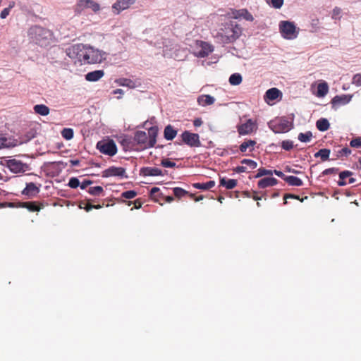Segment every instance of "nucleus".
<instances>
[{
	"mask_svg": "<svg viewBox=\"0 0 361 361\" xmlns=\"http://www.w3.org/2000/svg\"><path fill=\"white\" fill-rule=\"evenodd\" d=\"M111 176H118L128 178L126 169L123 167L111 166L102 171V177L108 178Z\"/></svg>",
	"mask_w": 361,
	"mask_h": 361,
	"instance_id": "obj_13",
	"label": "nucleus"
},
{
	"mask_svg": "<svg viewBox=\"0 0 361 361\" xmlns=\"http://www.w3.org/2000/svg\"><path fill=\"white\" fill-rule=\"evenodd\" d=\"M121 86H126L130 88H134L135 87V82L130 79L128 78H120L116 81Z\"/></svg>",
	"mask_w": 361,
	"mask_h": 361,
	"instance_id": "obj_36",
	"label": "nucleus"
},
{
	"mask_svg": "<svg viewBox=\"0 0 361 361\" xmlns=\"http://www.w3.org/2000/svg\"><path fill=\"white\" fill-rule=\"evenodd\" d=\"M353 84L356 86H361V74H355L353 78Z\"/></svg>",
	"mask_w": 361,
	"mask_h": 361,
	"instance_id": "obj_55",
	"label": "nucleus"
},
{
	"mask_svg": "<svg viewBox=\"0 0 361 361\" xmlns=\"http://www.w3.org/2000/svg\"><path fill=\"white\" fill-rule=\"evenodd\" d=\"M241 33L240 26L236 22L231 20L223 24L214 37L221 43L229 44L239 38Z\"/></svg>",
	"mask_w": 361,
	"mask_h": 361,
	"instance_id": "obj_1",
	"label": "nucleus"
},
{
	"mask_svg": "<svg viewBox=\"0 0 361 361\" xmlns=\"http://www.w3.org/2000/svg\"><path fill=\"white\" fill-rule=\"evenodd\" d=\"M104 192L103 188L101 186L90 187L88 189V192L94 196H99Z\"/></svg>",
	"mask_w": 361,
	"mask_h": 361,
	"instance_id": "obj_42",
	"label": "nucleus"
},
{
	"mask_svg": "<svg viewBox=\"0 0 361 361\" xmlns=\"http://www.w3.org/2000/svg\"><path fill=\"white\" fill-rule=\"evenodd\" d=\"M104 75L103 70H97L89 72L85 75V80L89 82H97Z\"/></svg>",
	"mask_w": 361,
	"mask_h": 361,
	"instance_id": "obj_22",
	"label": "nucleus"
},
{
	"mask_svg": "<svg viewBox=\"0 0 361 361\" xmlns=\"http://www.w3.org/2000/svg\"><path fill=\"white\" fill-rule=\"evenodd\" d=\"M278 183V180L273 177L264 178L257 183L259 188L264 189L267 187L274 186Z\"/></svg>",
	"mask_w": 361,
	"mask_h": 361,
	"instance_id": "obj_20",
	"label": "nucleus"
},
{
	"mask_svg": "<svg viewBox=\"0 0 361 361\" xmlns=\"http://www.w3.org/2000/svg\"><path fill=\"white\" fill-rule=\"evenodd\" d=\"M352 96L348 94L336 95L331 100V104L334 108L341 105H345L350 102Z\"/></svg>",
	"mask_w": 361,
	"mask_h": 361,
	"instance_id": "obj_15",
	"label": "nucleus"
},
{
	"mask_svg": "<svg viewBox=\"0 0 361 361\" xmlns=\"http://www.w3.org/2000/svg\"><path fill=\"white\" fill-rule=\"evenodd\" d=\"M92 183V180H85L81 183H80V187L81 189H85L87 186L91 185Z\"/></svg>",
	"mask_w": 361,
	"mask_h": 361,
	"instance_id": "obj_59",
	"label": "nucleus"
},
{
	"mask_svg": "<svg viewBox=\"0 0 361 361\" xmlns=\"http://www.w3.org/2000/svg\"><path fill=\"white\" fill-rule=\"evenodd\" d=\"M68 185L71 188H76L80 186V181L77 178L73 177L69 180Z\"/></svg>",
	"mask_w": 361,
	"mask_h": 361,
	"instance_id": "obj_53",
	"label": "nucleus"
},
{
	"mask_svg": "<svg viewBox=\"0 0 361 361\" xmlns=\"http://www.w3.org/2000/svg\"><path fill=\"white\" fill-rule=\"evenodd\" d=\"M215 99L209 94H203L197 98V102L202 106L212 105L214 103Z\"/></svg>",
	"mask_w": 361,
	"mask_h": 361,
	"instance_id": "obj_23",
	"label": "nucleus"
},
{
	"mask_svg": "<svg viewBox=\"0 0 361 361\" xmlns=\"http://www.w3.org/2000/svg\"><path fill=\"white\" fill-rule=\"evenodd\" d=\"M273 174L272 170L266 169L264 168H259L257 170V173L255 176L256 178H260L264 176H271Z\"/></svg>",
	"mask_w": 361,
	"mask_h": 361,
	"instance_id": "obj_44",
	"label": "nucleus"
},
{
	"mask_svg": "<svg viewBox=\"0 0 361 361\" xmlns=\"http://www.w3.org/2000/svg\"><path fill=\"white\" fill-rule=\"evenodd\" d=\"M137 192L135 190H127L121 193V197L130 200L137 196Z\"/></svg>",
	"mask_w": 361,
	"mask_h": 361,
	"instance_id": "obj_46",
	"label": "nucleus"
},
{
	"mask_svg": "<svg viewBox=\"0 0 361 361\" xmlns=\"http://www.w3.org/2000/svg\"><path fill=\"white\" fill-rule=\"evenodd\" d=\"M180 136L182 142L191 147H199L201 146L200 136L197 133H192L185 130Z\"/></svg>",
	"mask_w": 361,
	"mask_h": 361,
	"instance_id": "obj_10",
	"label": "nucleus"
},
{
	"mask_svg": "<svg viewBox=\"0 0 361 361\" xmlns=\"http://www.w3.org/2000/svg\"><path fill=\"white\" fill-rule=\"evenodd\" d=\"M124 202H126L128 206H130L132 204H133L135 209H140L142 207V202L140 200H136L134 202L130 200Z\"/></svg>",
	"mask_w": 361,
	"mask_h": 361,
	"instance_id": "obj_56",
	"label": "nucleus"
},
{
	"mask_svg": "<svg viewBox=\"0 0 361 361\" xmlns=\"http://www.w3.org/2000/svg\"><path fill=\"white\" fill-rule=\"evenodd\" d=\"M279 29L282 36L286 39H291L297 37L295 26L292 22L281 21L279 25Z\"/></svg>",
	"mask_w": 361,
	"mask_h": 361,
	"instance_id": "obj_8",
	"label": "nucleus"
},
{
	"mask_svg": "<svg viewBox=\"0 0 361 361\" xmlns=\"http://www.w3.org/2000/svg\"><path fill=\"white\" fill-rule=\"evenodd\" d=\"M18 140L11 137L0 135V149L3 148H11L18 145Z\"/></svg>",
	"mask_w": 361,
	"mask_h": 361,
	"instance_id": "obj_19",
	"label": "nucleus"
},
{
	"mask_svg": "<svg viewBox=\"0 0 361 361\" xmlns=\"http://www.w3.org/2000/svg\"><path fill=\"white\" fill-rule=\"evenodd\" d=\"M352 151L348 147H343L341 149L336 150L334 152L336 158L334 159H342L343 157H348L350 154H351Z\"/></svg>",
	"mask_w": 361,
	"mask_h": 361,
	"instance_id": "obj_32",
	"label": "nucleus"
},
{
	"mask_svg": "<svg viewBox=\"0 0 361 361\" xmlns=\"http://www.w3.org/2000/svg\"><path fill=\"white\" fill-rule=\"evenodd\" d=\"M242 76L239 73H233L229 78V82L232 85H238L242 82Z\"/></svg>",
	"mask_w": 361,
	"mask_h": 361,
	"instance_id": "obj_37",
	"label": "nucleus"
},
{
	"mask_svg": "<svg viewBox=\"0 0 361 361\" xmlns=\"http://www.w3.org/2000/svg\"><path fill=\"white\" fill-rule=\"evenodd\" d=\"M177 135V130H175L171 125H168L165 127L164 131V138L167 140H173Z\"/></svg>",
	"mask_w": 361,
	"mask_h": 361,
	"instance_id": "obj_25",
	"label": "nucleus"
},
{
	"mask_svg": "<svg viewBox=\"0 0 361 361\" xmlns=\"http://www.w3.org/2000/svg\"><path fill=\"white\" fill-rule=\"evenodd\" d=\"M87 0H80L75 6V11L80 13L85 8H87L88 4Z\"/></svg>",
	"mask_w": 361,
	"mask_h": 361,
	"instance_id": "obj_39",
	"label": "nucleus"
},
{
	"mask_svg": "<svg viewBox=\"0 0 361 361\" xmlns=\"http://www.w3.org/2000/svg\"><path fill=\"white\" fill-rule=\"evenodd\" d=\"M285 181L289 185L292 186H301L303 183L301 179L296 176H288L285 178Z\"/></svg>",
	"mask_w": 361,
	"mask_h": 361,
	"instance_id": "obj_31",
	"label": "nucleus"
},
{
	"mask_svg": "<svg viewBox=\"0 0 361 361\" xmlns=\"http://www.w3.org/2000/svg\"><path fill=\"white\" fill-rule=\"evenodd\" d=\"M160 190L159 188L154 187L150 190V197L157 202L158 198L160 197H164L163 194L159 192Z\"/></svg>",
	"mask_w": 361,
	"mask_h": 361,
	"instance_id": "obj_40",
	"label": "nucleus"
},
{
	"mask_svg": "<svg viewBox=\"0 0 361 361\" xmlns=\"http://www.w3.org/2000/svg\"><path fill=\"white\" fill-rule=\"evenodd\" d=\"M34 111L36 114L41 116H47L49 114V109L44 104H37L34 106Z\"/></svg>",
	"mask_w": 361,
	"mask_h": 361,
	"instance_id": "obj_33",
	"label": "nucleus"
},
{
	"mask_svg": "<svg viewBox=\"0 0 361 361\" xmlns=\"http://www.w3.org/2000/svg\"><path fill=\"white\" fill-rule=\"evenodd\" d=\"M312 137V133L310 131L306 133H300L298 135V140L302 142H308Z\"/></svg>",
	"mask_w": 361,
	"mask_h": 361,
	"instance_id": "obj_38",
	"label": "nucleus"
},
{
	"mask_svg": "<svg viewBox=\"0 0 361 361\" xmlns=\"http://www.w3.org/2000/svg\"><path fill=\"white\" fill-rule=\"evenodd\" d=\"M161 165L166 168H173L176 166V164L171 161L169 159H163L161 161Z\"/></svg>",
	"mask_w": 361,
	"mask_h": 361,
	"instance_id": "obj_51",
	"label": "nucleus"
},
{
	"mask_svg": "<svg viewBox=\"0 0 361 361\" xmlns=\"http://www.w3.org/2000/svg\"><path fill=\"white\" fill-rule=\"evenodd\" d=\"M342 9L339 7H335L331 12V18L335 20H340L342 16Z\"/></svg>",
	"mask_w": 361,
	"mask_h": 361,
	"instance_id": "obj_43",
	"label": "nucleus"
},
{
	"mask_svg": "<svg viewBox=\"0 0 361 361\" xmlns=\"http://www.w3.org/2000/svg\"><path fill=\"white\" fill-rule=\"evenodd\" d=\"M140 174L144 176H163L162 171L156 167H143L140 169Z\"/></svg>",
	"mask_w": 361,
	"mask_h": 361,
	"instance_id": "obj_17",
	"label": "nucleus"
},
{
	"mask_svg": "<svg viewBox=\"0 0 361 361\" xmlns=\"http://www.w3.org/2000/svg\"><path fill=\"white\" fill-rule=\"evenodd\" d=\"M284 204H287V201L286 200L288 199V198H290V199H296V200H300L301 202L303 201V199H300L299 196L298 195H293V194H286L284 195Z\"/></svg>",
	"mask_w": 361,
	"mask_h": 361,
	"instance_id": "obj_58",
	"label": "nucleus"
},
{
	"mask_svg": "<svg viewBox=\"0 0 361 361\" xmlns=\"http://www.w3.org/2000/svg\"><path fill=\"white\" fill-rule=\"evenodd\" d=\"M329 92V85L327 82H320L317 85V96L319 97H324Z\"/></svg>",
	"mask_w": 361,
	"mask_h": 361,
	"instance_id": "obj_29",
	"label": "nucleus"
},
{
	"mask_svg": "<svg viewBox=\"0 0 361 361\" xmlns=\"http://www.w3.org/2000/svg\"><path fill=\"white\" fill-rule=\"evenodd\" d=\"M215 184L214 180H209L207 183H195L192 184V186L196 189L207 190L214 187Z\"/></svg>",
	"mask_w": 361,
	"mask_h": 361,
	"instance_id": "obj_27",
	"label": "nucleus"
},
{
	"mask_svg": "<svg viewBox=\"0 0 361 361\" xmlns=\"http://www.w3.org/2000/svg\"><path fill=\"white\" fill-rule=\"evenodd\" d=\"M316 126L319 130L324 132L329 128L330 124L326 118H322L317 120V121L316 122Z\"/></svg>",
	"mask_w": 361,
	"mask_h": 361,
	"instance_id": "obj_30",
	"label": "nucleus"
},
{
	"mask_svg": "<svg viewBox=\"0 0 361 361\" xmlns=\"http://www.w3.org/2000/svg\"><path fill=\"white\" fill-rule=\"evenodd\" d=\"M202 124V121L201 118H196L193 121V125L195 127H200Z\"/></svg>",
	"mask_w": 361,
	"mask_h": 361,
	"instance_id": "obj_64",
	"label": "nucleus"
},
{
	"mask_svg": "<svg viewBox=\"0 0 361 361\" xmlns=\"http://www.w3.org/2000/svg\"><path fill=\"white\" fill-rule=\"evenodd\" d=\"M256 145V142L252 140H249L243 142L239 147V149L241 152H246L247 149H249V152H252Z\"/></svg>",
	"mask_w": 361,
	"mask_h": 361,
	"instance_id": "obj_26",
	"label": "nucleus"
},
{
	"mask_svg": "<svg viewBox=\"0 0 361 361\" xmlns=\"http://www.w3.org/2000/svg\"><path fill=\"white\" fill-rule=\"evenodd\" d=\"M350 146L353 148L361 147V136L353 138L350 141Z\"/></svg>",
	"mask_w": 361,
	"mask_h": 361,
	"instance_id": "obj_47",
	"label": "nucleus"
},
{
	"mask_svg": "<svg viewBox=\"0 0 361 361\" xmlns=\"http://www.w3.org/2000/svg\"><path fill=\"white\" fill-rule=\"evenodd\" d=\"M220 186L225 187L228 190L233 189L236 187L238 180L235 179H226V178H220Z\"/></svg>",
	"mask_w": 361,
	"mask_h": 361,
	"instance_id": "obj_24",
	"label": "nucleus"
},
{
	"mask_svg": "<svg viewBox=\"0 0 361 361\" xmlns=\"http://www.w3.org/2000/svg\"><path fill=\"white\" fill-rule=\"evenodd\" d=\"M281 147L286 151H289L293 148V142L288 140H283L281 142Z\"/></svg>",
	"mask_w": 361,
	"mask_h": 361,
	"instance_id": "obj_50",
	"label": "nucleus"
},
{
	"mask_svg": "<svg viewBox=\"0 0 361 361\" xmlns=\"http://www.w3.org/2000/svg\"><path fill=\"white\" fill-rule=\"evenodd\" d=\"M30 38L41 47L47 46L51 38V32L42 27L33 26L28 32Z\"/></svg>",
	"mask_w": 361,
	"mask_h": 361,
	"instance_id": "obj_3",
	"label": "nucleus"
},
{
	"mask_svg": "<svg viewBox=\"0 0 361 361\" xmlns=\"http://www.w3.org/2000/svg\"><path fill=\"white\" fill-rule=\"evenodd\" d=\"M272 171H273V173H274L277 176L281 178L284 180H285V178L287 177V176H285L284 173L283 172H281V171L274 170Z\"/></svg>",
	"mask_w": 361,
	"mask_h": 361,
	"instance_id": "obj_62",
	"label": "nucleus"
},
{
	"mask_svg": "<svg viewBox=\"0 0 361 361\" xmlns=\"http://www.w3.org/2000/svg\"><path fill=\"white\" fill-rule=\"evenodd\" d=\"M21 207L26 208L28 211L32 212H39L44 207V204L40 202H23L20 203Z\"/></svg>",
	"mask_w": 361,
	"mask_h": 361,
	"instance_id": "obj_14",
	"label": "nucleus"
},
{
	"mask_svg": "<svg viewBox=\"0 0 361 361\" xmlns=\"http://www.w3.org/2000/svg\"><path fill=\"white\" fill-rule=\"evenodd\" d=\"M291 123L285 117H282L269 123V127L275 133H283L291 129Z\"/></svg>",
	"mask_w": 361,
	"mask_h": 361,
	"instance_id": "obj_6",
	"label": "nucleus"
},
{
	"mask_svg": "<svg viewBox=\"0 0 361 361\" xmlns=\"http://www.w3.org/2000/svg\"><path fill=\"white\" fill-rule=\"evenodd\" d=\"M257 128V123L252 119H248L245 123L238 126V133L240 135H245L251 134L254 130Z\"/></svg>",
	"mask_w": 361,
	"mask_h": 361,
	"instance_id": "obj_12",
	"label": "nucleus"
},
{
	"mask_svg": "<svg viewBox=\"0 0 361 361\" xmlns=\"http://www.w3.org/2000/svg\"><path fill=\"white\" fill-rule=\"evenodd\" d=\"M84 51L85 54L82 55L84 64H95L102 61L103 56L101 51L85 44Z\"/></svg>",
	"mask_w": 361,
	"mask_h": 361,
	"instance_id": "obj_5",
	"label": "nucleus"
},
{
	"mask_svg": "<svg viewBox=\"0 0 361 361\" xmlns=\"http://www.w3.org/2000/svg\"><path fill=\"white\" fill-rule=\"evenodd\" d=\"M66 54L73 60L75 64H84L82 55L85 54V51L83 44H76L68 47L66 49Z\"/></svg>",
	"mask_w": 361,
	"mask_h": 361,
	"instance_id": "obj_4",
	"label": "nucleus"
},
{
	"mask_svg": "<svg viewBox=\"0 0 361 361\" xmlns=\"http://www.w3.org/2000/svg\"><path fill=\"white\" fill-rule=\"evenodd\" d=\"M73 135L74 133L72 128H64L61 131L62 137L67 140H71L73 137Z\"/></svg>",
	"mask_w": 361,
	"mask_h": 361,
	"instance_id": "obj_41",
	"label": "nucleus"
},
{
	"mask_svg": "<svg viewBox=\"0 0 361 361\" xmlns=\"http://www.w3.org/2000/svg\"><path fill=\"white\" fill-rule=\"evenodd\" d=\"M241 164L248 166L251 169H255L257 166V162L252 159H244L241 161Z\"/></svg>",
	"mask_w": 361,
	"mask_h": 361,
	"instance_id": "obj_49",
	"label": "nucleus"
},
{
	"mask_svg": "<svg viewBox=\"0 0 361 361\" xmlns=\"http://www.w3.org/2000/svg\"><path fill=\"white\" fill-rule=\"evenodd\" d=\"M233 18L235 19L243 18L247 21H253L252 15L245 8L235 10L232 12Z\"/></svg>",
	"mask_w": 361,
	"mask_h": 361,
	"instance_id": "obj_18",
	"label": "nucleus"
},
{
	"mask_svg": "<svg viewBox=\"0 0 361 361\" xmlns=\"http://www.w3.org/2000/svg\"><path fill=\"white\" fill-rule=\"evenodd\" d=\"M246 167L243 166H238L234 169V171L236 173H243L246 171Z\"/></svg>",
	"mask_w": 361,
	"mask_h": 361,
	"instance_id": "obj_61",
	"label": "nucleus"
},
{
	"mask_svg": "<svg viewBox=\"0 0 361 361\" xmlns=\"http://www.w3.org/2000/svg\"><path fill=\"white\" fill-rule=\"evenodd\" d=\"M87 3L88 4L87 8H92V10L94 12H97L99 10L100 6H99V4L94 2L92 0H87Z\"/></svg>",
	"mask_w": 361,
	"mask_h": 361,
	"instance_id": "obj_52",
	"label": "nucleus"
},
{
	"mask_svg": "<svg viewBox=\"0 0 361 361\" xmlns=\"http://www.w3.org/2000/svg\"><path fill=\"white\" fill-rule=\"evenodd\" d=\"M275 8H281L283 4V0H265Z\"/></svg>",
	"mask_w": 361,
	"mask_h": 361,
	"instance_id": "obj_48",
	"label": "nucleus"
},
{
	"mask_svg": "<svg viewBox=\"0 0 361 361\" xmlns=\"http://www.w3.org/2000/svg\"><path fill=\"white\" fill-rule=\"evenodd\" d=\"M136 0H117L112 8L118 14L121 11L127 9L130 6L135 2Z\"/></svg>",
	"mask_w": 361,
	"mask_h": 361,
	"instance_id": "obj_16",
	"label": "nucleus"
},
{
	"mask_svg": "<svg viewBox=\"0 0 361 361\" xmlns=\"http://www.w3.org/2000/svg\"><path fill=\"white\" fill-rule=\"evenodd\" d=\"M330 152L331 151L329 149H321L314 154V157H320L322 161H325L329 159Z\"/></svg>",
	"mask_w": 361,
	"mask_h": 361,
	"instance_id": "obj_34",
	"label": "nucleus"
},
{
	"mask_svg": "<svg viewBox=\"0 0 361 361\" xmlns=\"http://www.w3.org/2000/svg\"><path fill=\"white\" fill-rule=\"evenodd\" d=\"M281 94V92L277 88L273 87L271 89H269L266 93H265V98L268 99L269 100L274 101Z\"/></svg>",
	"mask_w": 361,
	"mask_h": 361,
	"instance_id": "obj_28",
	"label": "nucleus"
},
{
	"mask_svg": "<svg viewBox=\"0 0 361 361\" xmlns=\"http://www.w3.org/2000/svg\"><path fill=\"white\" fill-rule=\"evenodd\" d=\"M319 23V20L318 18L312 19L311 21V25L313 28H317Z\"/></svg>",
	"mask_w": 361,
	"mask_h": 361,
	"instance_id": "obj_63",
	"label": "nucleus"
},
{
	"mask_svg": "<svg viewBox=\"0 0 361 361\" xmlns=\"http://www.w3.org/2000/svg\"><path fill=\"white\" fill-rule=\"evenodd\" d=\"M97 149L102 154L113 157L117 153V147L113 140L107 139L99 141L97 143Z\"/></svg>",
	"mask_w": 361,
	"mask_h": 361,
	"instance_id": "obj_7",
	"label": "nucleus"
},
{
	"mask_svg": "<svg viewBox=\"0 0 361 361\" xmlns=\"http://www.w3.org/2000/svg\"><path fill=\"white\" fill-rule=\"evenodd\" d=\"M197 49H200L194 52V55L199 58H204L209 56L214 51V47L208 42L197 40L195 42Z\"/></svg>",
	"mask_w": 361,
	"mask_h": 361,
	"instance_id": "obj_9",
	"label": "nucleus"
},
{
	"mask_svg": "<svg viewBox=\"0 0 361 361\" xmlns=\"http://www.w3.org/2000/svg\"><path fill=\"white\" fill-rule=\"evenodd\" d=\"M338 168H329V169H325L323 172H322V174L323 175H329V174H336L338 172Z\"/></svg>",
	"mask_w": 361,
	"mask_h": 361,
	"instance_id": "obj_57",
	"label": "nucleus"
},
{
	"mask_svg": "<svg viewBox=\"0 0 361 361\" xmlns=\"http://www.w3.org/2000/svg\"><path fill=\"white\" fill-rule=\"evenodd\" d=\"M80 208L84 209L86 212H90L93 209V204L89 202H81L80 203Z\"/></svg>",
	"mask_w": 361,
	"mask_h": 361,
	"instance_id": "obj_54",
	"label": "nucleus"
},
{
	"mask_svg": "<svg viewBox=\"0 0 361 361\" xmlns=\"http://www.w3.org/2000/svg\"><path fill=\"white\" fill-rule=\"evenodd\" d=\"M10 9H11V7H8V8H4V9L1 12L0 17H1V18H6L8 16V14H9Z\"/></svg>",
	"mask_w": 361,
	"mask_h": 361,
	"instance_id": "obj_60",
	"label": "nucleus"
},
{
	"mask_svg": "<svg viewBox=\"0 0 361 361\" xmlns=\"http://www.w3.org/2000/svg\"><path fill=\"white\" fill-rule=\"evenodd\" d=\"M158 127H150L147 133L145 131H137L135 134V141L140 145L142 149H148L153 147L157 142V136L158 135Z\"/></svg>",
	"mask_w": 361,
	"mask_h": 361,
	"instance_id": "obj_2",
	"label": "nucleus"
},
{
	"mask_svg": "<svg viewBox=\"0 0 361 361\" xmlns=\"http://www.w3.org/2000/svg\"><path fill=\"white\" fill-rule=\"evenodd\" d=\"M5 166L14 173H23L28 168L26 164L15 159L6 160Z\"/></svg>",
	"mask_w": 361,
	"mask_h": 361,
	"instance_id": "obj_11",
	"label": "nucleus"
},
{
	"mask_svg": "<svg viewBox=\"0 0 361 361\" xmlns=\"http://www.w3.org/2000/svg\"><path fill=\"white\" fill-rule=\"evenodd\" d=\"M173 191L174 195L177 198H180V197L185 196V195L188 194V191L185 190L184 189H183L181 188H179V187L174 188Z\"/></svg>",
	"mask_w": 361,
	"mask_h": 361,
	"instance_id": "obj_45",
	"label": "nucleus"
},
{
	"mask_svg": "<svg viewBox=\"0 0 361 361\" xmlns=\"http://www.w3.org/2000/svg\"><path fill=\"white\" fill-rule=\"evenodd\" d=\"M39 192V188L34 183H28L22 193L29 197H34Z\"/></svg>",
	"mask_w": 361,
	"mask_h": 361,
	"instance_id": "obj_21",
	"label": "nucleus"
},
{
	"mask_svg": "<svg viewBox=\"0 0 361 361\" xmlns=\"http://www.w3.org/2000/svg\"><path fill=\"white\" fill-rule=\"evenodd\" d=\"M353 175V173L350 171H343L339 173L340 180L338 181L339 186H344L347 185L345 179Z\"/></svg>",
	"mask_w": 361,
	"mask_h": 361,
	"instance_id": "obj_35",
	"label": "nucleus"
}]
</instances>
